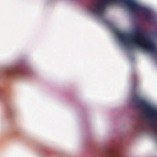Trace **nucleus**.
<instances>
[{
  "instance_id": "7ed1b4c3",
  "label": "nucleus",
  "mask_w": 157,
  "mask_h": 157,
  "mask_svg": "<svg viewBox=\"0 0 157 157\" xmlns=\"http://www.w3.org/2000/svg\"><path fill=\"white\" fill-rule=\"evenodd\" d=\"M139 106L144 108L145 113L148 117L157 121V110L139 98Z\"/></svg>"
},
{
  "instance_id": "f03ea898",
  "label": "nucleus",
  "mask_w": 157,
  "mask_h": 157,
  "mask_svg": "<svg viewBox=\"0 0 157 157\" xmlns=\"http://www.w3.org/2000/svg\"><path fill=\"white\" fill-rule=\"evenodd\" d=\"M116 35L121 40L126 44L129 45L132 43L150 52L157 53V48L155 43L149 38L141 35L139 29L135 31V36L119 32H117Z\"/></svg>"
},
{
  "instance_id": "f257e3e1",
  "label": "nucleus",
  "mask_w": 157,
  "mask_h": 157,
  "mask_svg": "<svg viewBox=\"0 0 157 157\" xmlns=\"http://www.w3.org/2000/svg\"><path fill=\"white\" fill-rule=\"evenodd\" d=\"M100 3L96 5L92 10L93 13L99 16L101 15L107 6L117 2H121L126 5L133 12H143L142 16L146 21L151 22L153 20V16L151 10L140 6L133 0H100Z\"/></svg>"
}]
</instances>
